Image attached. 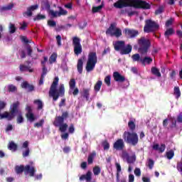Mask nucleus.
<instances>
[{
	"mask_svg": "<svg viewBox=\"0 0 182 182\" xmlns=\"http://www.w3.org/2000/svg\"><path fill=\"white\" fill-rule=\"evenodd\" d=\"M58 106L59 107H63L64 106H66V99H61V101L59 102Z\"/></svg>",
	"mask_w": 182,
	"mask_h": 182,
	"instance_id": "nucleus-61",
	"label": "nucleus"
},
{
	"mask_svg": "<svg viewBox=\"0 0 182 182\" xmlns=\"http://www.w3.org/2000/svg\"><path fill=\"white\" fill-rule=\"evenodd\" d=\"M153 150H156V151H159V153H164L166 150V144H162L161 146L159 144H155L152 146Z\"/></svg>",
	"mask_w": 182,
	"mask_h": 182,
	"instance_id": "nucleus-22",
	"label": "nucleus"
},
{
	"mask_svg": "<svg viewBox=\"0 0 182 182\" xmlns=\"http://www.w3.org/2000/svg\"><path fill=\"white\" fill-rule=\"evenodd\" d=\"M164 11V7L163 6H161L155 11V15H160V14H163Z\"/></svg>",
	"mask_w": 182,
	"mask_h": 182,
	"instance_id": "nucleus-51",
	"label": "nucleus"
},
{
	"mask_svg": "<svg viewBox=\"0 0 182 182\" xmlns=\"http://www.w3.org/2000/svg\"><path fill=\"white\" fill-rule=\"evenodd\" d=\"M134 14H136V11H134L131 7L126 8L120 11L121 15H128V16H133Z\"/></svg>",
	"mask_w": 182,
	"mask_h": 182,
	"instance_id": "nucleus-24",
	"label": "nucleus"
},
{
	"mask_svg": "<svg viewBox=\"0 0 182 182\" xmlns=\"http://www.w3.org/2000/svg\"><path fill=\"white\" fill-rule=\"evenodd\" d=\"M14 170L16 174H21L24 171L25 176L29 174L30 177H35V173H36L35 167L31 166V165H26V166L23 165H17L15 166Z\"/></svg>",
	"mask_w": 182,
	"mask_h": 182,
	"instance_id": "nucleus-6",
	"label": "nucleus"
},
{
	"mask_svg": "<svg viewBox=\"0 0 182 182\" xmlns=\"http://www.w3.org/2000/svg\"><path fill=\"white\" fill-rule=\"evenodd\" d=\"M166 157L168 159V160H171V159L174 157V151L173 149H171L168 151H166Z\"/></svg>",
	"mask_w": 182,
	"mask_h": 182,
	"instance_id": "nucleus-37",
	"label": "nucleus"
},
{
	"mask_svg": "<svg viewBox=\"0 0 182 182\" xmlns=\"http://www.w3.org/2000/svg\"><path fill=\"white\" fill-rule=\"evenodd\" d=\"M18 107H19V102L13 103L11 107L10 114L8 112H4V114H1L0 112V120H2V119L12 120V119L15 117V114H18V112H19Z\"/></svg>",
	"mask_w": 182,
	"mask_h": 182,
	"instance_id": "nucleus-7",
	"label": "nucleus"
},
{
	"mask_svg": "<svg viewBox=\"0 0 182 182\" xmlns=\"http://www.w3.org/2000/svg\"><path fill=\"white\" fill-rule=\"evenodd\" d=\"M136 161V154H134L132 156H129L128 159H127V163L129 164H133Z\"/></svg>",
	"mask_w": 182,
	"mask_h": 182,
	"instance_id": "nucleus-38",
	"label": "nucleus"
},
{
	"mask_svg": "<svg viewBox=\"0 0 182 182\" xmlns=\"http://www.w3.org/2000/svg\"><path fill=\"white\" fill-rule=\"evenodd\" d=\"M26 110L27 113L26 114V117L30 123H33L35 120H36V117L35 116V114H33L32 110V107L27 105L26 107Z\"/></svg>",
	"mask_w": 182,
	"mask_h": 182,
	"instance_id": "nucleus-15",
	"label": "nucleus"
},
{
	"mask_svg": "<svg viewBox=\"0 0 182 182\" xmlns=\"http://www.w3.org/2000/svg\"><path fill=\"white\" fill-rule=\"evenodd\" d=\"M82 96L87 102L89 101V97H90V88H83Z\"/></svg>",
	"mask_w": 182,
	"mask_h": 182,
	"instance_id": "nucleus-25",
	"label": "nucleus"
},
{
	"mask_svg": "<svg viewBox=\"0 0 182 182\" xmlns=\"http://www.w3.org/2000/svg\"><path fill=\"white\" fill-rule=\"evenodd\" d=\"M8 149L9 150H11L12 151H16L18 150V145L15 144V142L11 141L9 144Z\"/></svg>",
	"mask_w": 182,
	"mask_h": 182,
	"instance_id": "nucleus-30",
	"label": "nucleus"
},
{
	"mask_svg": "<svg viewBox=\"0 0 182 182\" xmlns=\"http://www.w3.org/2000/svg\"><path fill=\"white\" fill-rule=\"evenodd\" d=\"M91 182L92 181V172L88 171L86 174L81 175L80 177V181Z\"/></svg>",
	"mask_w": 182,
	"mask_h": 182,
	"instance_id": "nucleus-20",
	"label": "nucleus"
},
{
	"mask_svg": "<svg viewBox=\"0 0 182 182\" xmlns=\"http://www.w3.org/2000/svg\"><path fill=\"white\" fill-rule=\"evenodd\" d=\"M8 90L9 92H11L12 93H14V92H16V90H18V87H16V86L14 85H9L8 86Z\"/></svg>",
	"mask_w": 182,
	"mask_h": 182,
	"instance_id": "nucleus-48",
	"label": "nucleus"
},
{
	"mask_svg": "<svg viewBox=\"0 0 182 182\" xmlns=\"http://www.w3.org/2000/svg\"><path fill=\"white\" fill-rule=\"evenodd\" d=\"M106 35L109 36H115V38H120L122 36V29L117 28V23H112L109 27L105 31Z\"/></svg>",
	"mask_w": 182,
	"mask_h": 182,
	"instance_id": "nucleus-10",
	"label": "nucleus"
},
{
	"mask_svg": "<svg viewBox=\"0 0 182 182\" xmlns=\"http://www.w3.org/2000/svg\"><path fill=\"white\" fill-rule=\"evenodd\" d=\"M148 167L149 168H150V170H151L153 167H154V161H153V159H149L148 160Z\"/></svg>",
	"mask_w": 182,
	"mask_h": 182,
	"instance_id": "nucleus-53",
	"label": "nucleus"
},
{
	"mask_svg": "<svg viewBox=\"0 0 182 182\" xmlns=\"http://www.w3.org/2000/svg\"><path fill=\"white\" fill-rule=\"evenodd\" d=\"M96 63H97V54L96 52H90L88 54V58L86 64V71L92 72L96 68Z\"/></svg>",
	"mask_w": 182,
	"mask_h": 182,
	"instance_id": "nucleus-8",
	"label": "nucleus"
},
{
	"mask_svg": "<svg viewBox=\"0 0 182 182\" xmlns=\"http://www.w3.org/2000/svg\"><path fill=\"white\" fill-rule=\"evenodd\" d=\"M102 85H103L102 80H98L94 86V90H95L96 92H100L102 87Z\"/></svg>",
	"mask_w": 182,
	"mask_h": 182,
	"instance_id": "nucleus-33",
	"label": "nucleus"
},
{
	"mask_svg": "<svg viewBox=\"0 0 182 182\" xmlns=\"http://www.w3.org/2000/svg\"><path fill=\"white\" fill-rule=\"evenodd\" d=\"M113 77L115 82H119L120 83L126 81V77L122 75L119 72H114L113 73Z\"/></svg>",
	"mask_w": 182,
	"mask_h": 182,
	"instance_id": "nucleus-19",
	"label": "nucleus"
},
{
	"mask_svg": "<svg viewBox=\"0 0 182 182\" xmlns=\"http://www.w3.org/2000/svg\"><path fill=\"white\" fill-rule=\"evenodd\" d=\"M48 26L54 28V26H56V21H55L53 20H48Z\"/></svg>",
	"mask_w": 182,
	"mask_h": 182,
	"instance_id": "nucleus-58",
	"label": "nucleus"
},
{
	"mask_svg": "<svg viewBox=\"0 0 182 182\" xmlns=\"http://www.w3.org/2000/svg\"><path fill=\"white\" fill-rule=\"evenodd\" d=\"M173 95L176 96V99H178L181 96V92L180 91L179 87H174Z\"/></svg>",
	"mask_w": 182,
	"mask_h": 182,
	"instance_id": "nucleus-32",
	"label": "nucleus"
},
{
	"mask_svg": "<svg viewBox=\"0 0 182 182\" xmlns=\"http://www.w3.org/2000/svg\"><path fill=\"white\" fill-rule=\"evenodd\" d=\"M41 9L42 11H46L50 15V11H53L50 9V4L48 1H41Z\"/></svg>",
	"mask_w": 182,
	"mask_h": 182,
	"instance_id": "nucleus-23",
	"label": "nucleus"
},
{
	"mask_svg": "<svg viewBox=\"0 0 182 182\" xmlns=\"http://www.w3.org/2000/svg\"><path fill=\"white\" fill-rule=\"evenodd\" d=\"M73 46L75 55L79 56L82 52V44L80 43V38L77 36L73 38Z\"/></svg>",
	"mask_w": 182,
	"mask_h": 182,
	"instance_id": "nucleus-12",
	"label": "nucleus"
},
{
	"mask_svg": "<svg viewBox=\"0 0 182 182\" xmlns=\"http://www.w3.org/2000/svg\"><path fill=\"white\" fill-rule=\"evenodd\" d=\"M102 146L104 147V150H109L110 149V144L107 140H105L102 141Z\"/></svg>",
	"mask_w": 182,
	"mask_h": 182,
	"instance_id": "nucleus-45",
	"label": "nucleus"
},
{
	"mask_svg": "<svg viewBox=\"0 0 182 182\" xmlns=\"http://www.w3.org/2000/svg\"><path fill=\"white\" fill-rule=\"evenodd\" d=\"M77 69L80 75H82V73H83V60L82 58H80L77 60Z\"/></svg>",
	"mask_w": 182,
	"mask_h": 182,
	"instance_id": "nucleus-27",
	"label": "nucleus"
},
{
	"mask_svg": "<svg viewBox=\"0 0 182 182\" xmlns=\"http://www.w3.org/2000/svg\"><path fill=\"white\" fill-rule=\"evenodd\" d=\"M55 38H56L58 46H62V36H60V35H58V36H56Z\"/></svg>",
	"mask_w": 182,
	"mask_h": 182,
	"instance_id": "nucleus-56",
	"label": "nucleus"
},
{
	"mask_svg": "<svg viewBox=\"0 0 182 182\" xmlns=\"http://www.w3.org/2000/svg\"><path fill=\"white\" fill-rule=\"evenodd\" d=\"M58 9H59L58 11H50V18H53L68 15V11L63 9L61 6H58Z\"/></svg>",
	"mask_w": 182,
	"mask_h": 182,
	"instance_id": "nucleus-14",
	"label": "nucleus"
},
{
	"mask_svg": "<svg viewBox=\"0 0 182 182\" xmlns=\"http://www.w3.org/2000/svg\"><path fill=\"white\" fill-rule=\"evenodd\" d=\"M92 171L94 173V176H99L100 174V171H102V169H100V167L99 166H95Z\"/></svg>",
	"mask_w": 182,
	"mask_h": 182,
	"instance_id": "nucleus-42",
	"label": "nucleus"
},
{
	"mask_svg": "<svg viewBox=\"0 0 182 182\" xmlns=\"http://www.w3.org/2000/svg\"><path fill=\"white\" fill-rule=\"evenodd\" d=\"M150 46H151L150 40L145 38L144 37L138 39V52L140 55H147Z\"/></svg>",
	"mask_w": 182,
	"mask_h": 182,
	"instance_id": "nucleus-5",
	"label": "nucleus"
},
{
	"mask_svg": "<svg viewBox=\"0 0 182 182\" xmlns=\"http://www.w3.org/2000/svg\"><path fill=\"white\" fill-rule=\"evenodd\" d=\"M133 62H141V63L146 66V65H150L153 62V58L151 57L145 56L144 58L140 57V54L136 53L132 55Z\"/></svg>",
	"mask_w": 182,
	"mask_h": 182,
	"instance_id": "nucleus-11",
	"label": "nucleus"
},
{
	"mask_svg": "<svg viewBox=\"0 0 182 182\" xmlns=\"http://www.w3.org/2000/svg\"><path fill=\"white\" fill-rule=\"evenodd\" d=\"M173 34H174V29L171 28L165 31L164 36L167 39H168L169 36H171Z\"/></svg>",
	"mask_w": 182,
	"mask_h": 182,
	"instance_id": "nucleus-36",
	"label": "nucleus"
},
{
	"mask_svg": "<svg viewBox=\"0 0 182 182\" xmlns=\"http://www.w3.org/2000/svg\"><path fill=\"white\" fill-rule=\"evenodd\" d=\"M96 156V153H92L88 156L87 159V163L88 164H93V159H95V156Z\"/></svg>",
	"mask_w": 182,
	"mask_h": 182,
	"instance_id": "nucleus-40",
	"label": "nucleus"
},
{
	"mask_svg": "<svg viewBox=\"0 0 182 182\" xmlns=\"http://www.w3.org/2000/svg\"><path fill=\"white\" fill-rule=\"evenodd\" d=\"M58 85H59V77H55L48 92L49 97H53V102H56L59 97L65 96V85L61 84L57 89Z\"/></svg>",
	"mask_w": 182,
	"mask_h": 182,
	"instance_id": "nucleus-3",
	"label": "nucleus"
},
{
	"mask_svg": "<svg viewBox=\"0 0 182 182\" xmlns=\"http://www.w3.org/2000/svg\"><path fill=\"white\" fill-rule=\"evenodd\" d=\"M176 168L178 171L182 173V161L180 162H177Z\"/></svg>",
	"mask_w": 182,
	"mask_h": 182,
	"instance_id": "nucleus-59",
	"label": "nucleus"
},
{
	"mask_svg": "<svg viewBox=\"0 0 182 182\" xmlns=\"http://www.w3.org/2000/svg\"><path fill=\"white\" fill-rule=\"evenodd\" d=\"M114 50L119 52L120 55H129L132 53L133 47L132 45L128 44L126 46L124 41H117L113 44Z\"/></svg>",
	"mask_w": 182,
	"mask_h": 182,
	"instance_id": "nucleus-4",
	"label": "nucleus"
},
{
	"mask_svg": "<svg viewBox=\"0 0 182 182\" xmlns=\"http://www.w3.org/2000/svg\"><path fill=\"white\" fill-rule=\"evenodd\" d=\"M129 132L125 131L123 134V139L128 144L131 146H137L139 144V135L136 132V119H130L128 122Z\"/></svg>",
	"mask_w": 182,
	"mask_h": 182,
	"instance_id": "nucleus-2",
	"label": "nucleus"
},
{
	"mask_svg": "<svg viewBox=\"0 0 182 182\" xmlns=\"http://www.w3.org/2000/svg\"><path fill=\"white\" fill-rule=\"evenodd\" d=\"M6 107V102L5 101L0 100V113Z\"/></svg>",
	"mask_w": 182,
	"mask_h": 182,
	"instance_id": "nucleus-54",
	"label": "nucleus"
},
{
	"mask_svg": "<svg viewBox=\"0 0 182 182\" xmlns=\"http://www.w3.org/2000/svg\"><path fill=\"white\" fill-rule=\"evenodd\" d=\"M160 29V25L156 21L151 19H147L145 21V26L144 27V31L146 33L151 32H157Z\"/></svg>",
	"mask_w": 182,
	"mask_h": 182,
	"instance_id": "nucleus-9",
	"label": "nucleus"
},
{
	"mask_svg": "<svg viewBox=\"0 0 182 182\" xmlns=\"http://www.w3.org/2000/svg\"><path fill=\"white\" fill-rule=\"evenodd\" d=\"M69 95H73V96H77L79 95V88L74 87L69 90Z\"/></svg>",
	"mask_w": 182,
	"mask_h": 182,
	"instance_id": "nucleus-35",
	"label": "nucleus"
},
{
	"mask_svg": "<svg viewBox=\"0 0 182 182\" xmlns=\"http://www.w3.org/2000/svg\"><path fill=\"white\" fill-rule=\"evenodd\" d=\"M39 8V5L36 4L33 6H31L27 9V11L25 13L27 16H32V11H36Z\"/></svg>",
	"mask_w": 182,
	"mask_h": 182,
	"instance_id": "nucleus-26",
	"label": "nucleus"
},
{
	"mask_svg": "<svg viewBox=\"0 0 182 182\" xmlns=\"http://www.w3.org/2000/svg\"><path fill=\"white\" fill-rule=\"evenodd\" d=\"M43 123H45V119H42L38 122L34 124V127L39 129V127H42L43 126Z\"/></svg>",
	"mask_w": 182,
	"mask_h": 182,
	"instance_id": "nucleus-47",
	"label": "nucleus"
},
{
	"mask_svg": "<svg viewBox=\"0 0 182 182\" xmlns=\"http://www.w3.org/2000/svg\"><path fill=\"white\" fill-rule=\"evenodd\" d=\"M134 174L137 177H140V176H141V171H140V168H136L134 170Z\"/></svg>",
	"mask_w": 182,
	"mask_h": 182,
	"instance_id": "nucleus-62",
	"label": "nucleus"
},
{
	"mask_svg": "<svg viewBox=\"0 0 182 182\" xmlns=\"http://www.w3.org/2000/svg\"><path fill=\"white\" fill-rule=\"evenodd\" d=\"M127 6H133L136 9H150V4L143 0H118L114 4V8L123 9Z\"/></svg>",
	"mask_w": 182,
	"mask_h": 182,
	"instance_id": "nucleus-1",
	"label": "nucleus"
},
{
	"mask_svg": "<svg viewBox=\"0 0 182 182\" xmlns=\"http://www.w3.org/2000/svg\"><path fill=\"white\" fill-rule=\"evenodd\" d=\"M103 6H105V3L102 1L101 5L98 6H93L92 8V14H97V12H100L102 9H103Z\"/></svg>",
	"mask_w": 182,
	"mask_h": 182,
	"instance_id": "nucleus-28",
	"label": "nucleus"
},
{
	"mask_svg": "<svg viewBox=\"0 0 182 182\" xmlns=\"http://www.w3.org/2000/svg\"><path fill=\"white\" fill-rule=\"evenodd\" d=\"M28 65L21 64L19 66L20 72H29L32 73L33 72V69L29 65H31V61H26Z\"/></svg>",
	"mask_w": 182,
	"mask_h": 182,
	"instance_id": "nucleus-18",
	"label": "nucleus"
},
{
	"mask_svg": "<svg viewBox=\"0 0 182 182\" xmlns=\"http://www.w3.org/2000/svg\"><path fill=\"white\" fill-rule=\"evenodd\" d=\"M68 117L69 112H68V111L63 112L62 116H58L55 117V120L53 122L54 126H55V127H59L60 124H63L65 120H66V119Z\"/></svg>",
	"mask_w": 182,
	"mask_h": 182,
	"instance_id": "nucleus-13",
	"label": "nucleus"
},
{
	"mask_svg": "<svg viewBox=\"0 0 182 182\" xmlns=\"http://www.w3.org/2000/svg\"><path fill=\"white\" fill-rule=\"evenodd\" d=\"M56 58H58V55H56V53H53L49 59L50 63L56 62Z\"/></svg>",
	"mask_w": 182,
	"mask_h": 182,
	"instance_id": "nucleus-49",
	"label": "nucleus"
},
{
	"mask_svg": "<svg viewBox=\"0 0 182 182\" xmlns=\"http://www.w3.org/2000/svg\"><path fill=\"white\" fill-rule=\"evenodd\" d=\"M171 124L169 126V129H174L177 127V120L173 118H171Z\"/></svg>",
	"mask_w": 182,
	"mask_h": 182,
	"instance_id": "nucleus-50",
	"label": "nucleus"
},
{
	"mask_svg": "<svg viewBox=\"0 0 182 182\" xmlns=\"http://www.w3.org/2000/svg\"><path fill=\"white\" fill-rule=\"evenodd\" d=\"M33 103L37 105L38 110H42L43 109V102L41 100H35Z\"/></svg>",
	"mask_w": 182,
	"mask_h": 182,
	"instance_id": "nucleus-31",
	"label": "nucleus"
},
{
	"mask_svg": "<svg viewBox=\"0 0 182 182\" xmlns=\"http://www.w3.org/2000/svg\"><path fill=\"white\" fill-rule=\"evenodd\" d=\"M18 53L20 54L21 59H25V58H26V53H25L24 50H19Z\"/></svg>",
	"mask_w": 182,
	"mask_h": 182,
	"instance_id": "nucleus-57",
	"label": "nucleus"
},
{
	"mask_svg": "<svg viewBox=\"0 0 182 182\" xmlns=\"http://www.w3.org/2000/svg\"><path fill=\"white\" fill-rule=\"evenodd\" d=\"M16 122L18 124H21V123H23L24 122V119H23V116L22 115V113H20L16 119Z\"/></svg>",
	"mask_w": 182,
	"mask_h": 182,
	"instance_id": "nucleus-46",
	"label": "nucleus"
},
{
	"mask_svg": "<svg viewBox=\"0 0 182 182\" xmlns=\"http://www.w3.org/2000/svg\"><path fill=\"white\" fill-rule=\"evenodd\" d=\"M9 31V33H15V32H16V26H15V24L10 23Z\"/></svg>",
	"mask_w": 182,
	"mask_h": 182,
	"instance_id": "nucleus-39",
	"label": "nucleus"
},
{
	"mask_svg": "<svg viewBox=\"0 0 182 182\" xmlns=\"http://www.w3.org/2000/svg\"><path fill=\"white\" fill-rule=\"evenodd\" d=\"M14 6H15V5L14 4V3H10L9 4H8L7 6H3L1 8V11L2 12H4V11H11V9H12V8H14Z\"/></svg>",
	"mask_w": 182,
	"mask_h": 182,
	"instance_id": "nucleus-34",
	"label": "nucleus"
},
{
	"mask_svg": "<svg viewBox=\"0 0 182 182\" xmlns=\"http://www.w3.org/2000/svg\"><path fill=\"white\" fill-rule=\"evenodd\" d=\"M110 80H112V77H110V75H107L105 78V83H106L107 85L110 86V85H112Z\"/></svg>",
	"mask_w": 182,
	"mask_h": 182,
	"instance_id": "nucleus-55",
	"label": "nucleus"
},
{
	"mask_svg": "<svg viewBox=\"0 0 182 182\" xmlns=\"http://www.w3.org/2000/svg\"><path fill=\"white\" fill-rule=\"evenodd\" d=\"M21 87L22 89H28V92H33L35 90V86L31 85L28 81H24L21 83Z\"/></svg>",
	"mask_w": 182,
	"mask_h": 182,
	"instance_id": "nucleus-21",
	"label": "nucleus"
},
{
	"mask_svg": "<svg viewBox=\"0 0 182 182\" xmlns=\"http://www.w3.org/2000/svg\"><path fill=\"white\" fill-rule=\"evenodd\" d=\"M59 127H60L59 130L62 133H65V132L68 130V124H61L60 125H59Z\"/></svg>",
	"mask_w": 182,
	"mask_h": 182,
	"instance_id": "nucleus-41",
	"label": "nucleus"
},
{
	"mask_svg": "<svg viewBox=\"0 0 182 182\" xmlns=\"http://www.w3.org/2000/svg\"><path fill=\"white\" fill-rule=\"evenodd\" d=\"M151 72L152 75L156 76L157 77H161V73H160V70L156 67H152L151 69Z\"/></svg>",
	"mask_w": 182,
	"mask_h": 182,
	"instance_id": "nucleus-29",
	"label": "nucleus"
},
{
	"mask_svg": "<svg viewBox=\"0 0 182 182\" xmlns=\"http://www.w3.org/2000/svg\"><path fill=\"white\" fill-rule=\"evenodd\" d=\"M124 147H126V145L122 139H117L113 144V149L114 150H117V151H122V150H124Z\"/></svg>",
	"mask_w": 182,
	"mask_h": 182,
	"instance_id": "nucleus-16",
	"label": "nucleus"
},
{
	"mask_svg": "<svg viewBox=\"0 0 182 182\" xmlns=\"http://www.w3.org/2000/svg\"><path fill=\"white\" fill-rule=\"evenodd\" d=\"M42 19H46V16L42 14H38L35 18L34 21H41Z\"/></svg>",
	"mask_w": 182,
	"mask_h": 182,
	"instance_id": "nucleus-52",
	"label": "nucleus"
},
{
	"mask_svg": "<svg viewBox=\"0 0 182 182\" xmlns=\"http://www.w3.org/2000/svg\"><path fill=\"white\" fill-rule=\"evenodd\" d=\"M70 89H75L76 87V80L74 78L71 79L69 82Z\"/></svg>",
	"mask_w": 182,
	"mask_h": 182,
	"instance_id": "nucleus-43",
	"label": "nucleus"
},
{
	"mask_svg": "<svg viewBox=\"0 0 182 182\" xmlns=\"http://www.w3.org/2000/svg\"><path fill=\"white\" fill-rule=\"evenodd\" d=\"M26 49L28 56L32 57V52H33V50H32V46H31V45H27Z\"/></svg>",
	"mask_w": 182,
	"mask_h": 182,
	"instance_id": "nucleus-44",
	"label": "nucleus"
},
{
	"mask_svg": "<svg viewBox=\"0 0 182 182\" xmlns=\"http://www.w3.org/2000/svg\"><path fill=\"white\" fill-rule=\"evenodd\" d=\"M21 42H23L26 44L31 43V41L28 39L26 36H21Z\"/></svg>",
	"mask_w": 182,
	"mask_h": 182,
	"instance_id": "nucleus-60",
	"label": "nucleus"
},
{
	"mask_svg": "<svg viewBox=\"0 0 182 182\" xmlns=\"http://www.w3.org/2000/svg\"><path fill=\"white\" fill-rule=\"evenodd\" d=\"M30 150L29 148L26 149V151H23L22 154H23V157H28V156H29V153H30Z\"/></svg>",
	"mask_w": 182,
	"mask_h": 182,
	"instance_id": "nucleus-63",
	"label": "nucleus"
},
{
	"mask_svg": "<svg viewBox=\"0 0 182 182\" xmlns=\"http://www.w3.org/2000/svg\"><path fill=\"white\" fill-rule=\"evenodd\" d=\"M176 122H178V123H182V112H180L177 116Z\"/></svg>",
	"mask_w": 182,
	"mask_h": 182,
	"instance_id": "nucleus-64",
	"label": "nucleus"
},
{
	"mask_svg": "<svg viewBox=\"0 0 182 182\" xmlns=\"http://www.w3.org/2000/svg\"><path fill=\"white\" fill-rule=\"evenodd\" d=\"M125 36L128 38L132 39L133 38H136V36H139V31L133 30L130 28H125L124 29Z\"/></svg>",
	"mask_w": 182,
	"mask_h": 182,
	"instance_id": "nucleus-17",
	"label": "nucleus"
}]
</instances>
